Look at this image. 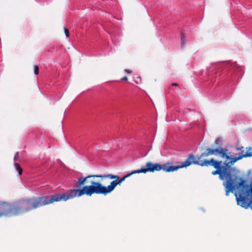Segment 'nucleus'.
<instances>
[{
  "label": "nucleus",
  "mask_w": 252,
  "mask_h": 252,
  "mask_svg": "<svg viewBox=\"0 0 252 252\" xmlns=\"http://www.w3.org/2000/svg\"><path fill=\"white\" fill-rule=\"evenodd\" d=\"M228 150L218 147L216 149L208 148L205 152L202 153L198 157L197 160L193 155H189L187 159L182 162H177L176 165H173L172 162H168V172L177 171L180 168L187 167L192 164L199 165L201 166H213L216 169L213 171V175H219V178L221 180L224 179L226 182H223V186L225 188V195L228 196L230 192H233L236 190L235 196L238 205L248 209L250 208L252 210V181L250 186L246 185V181L241 177L235 176L234 178L232 177L229 162H224L225 166H222V161H218L214 158L202 159L203 158L212 155H220L222 158L227 159L230 158L227 155Z\"/></svg>",
  "instance_id": "nucleus-1"
},
{
  "label": "nucleus",
  "mask_w": 252,
  "mask_h": 252,
  "mask_svg": "<svg viewBox=\"0 0 252 252\" xmlns=\"http://www.w3.org/2000/svg\"><path fill=\"white\" fill-rule=\"evenodd\" d=\"M119 176L111 174L89 175L77 179L75 185V189L68 192L71 199L86 195L91 196L93 194L106 195L114 190L119 185Z\"/></svg>",
  "instance_id": "nucleus-2"
},
{
  "label": "nucleus",
  "mask_w": 252,
  "mask_h": 252,
  "mask_svg": "<svg viewBox=\"0 0 252 252\" xmlns=\"http://www.w3.org/2000/svg\"><path fill=\"white\" fill-rule=\"evenodd\" d=\"M69 199H70L69 192L56 193L50 196H41L20 199L13 203L14 216L22 215L54 202L66 201Z\"/></svg>",
  "instance_id": "nucleus-3"
},
{
  "label": "nucleus",
  "mask_w": 252,
  "mask_h": 252,
  "mask_svg": "<svg viewBox=\"0 0 252 252\" xmlns=\"http://www.w3.org/2000/svg\"><path fill=\"white\" fill-rule=\"evenodd\" d=\"M168 168V162L165 164H160L159 163H153L151 161H148L146 163L145 167H142L140 169H137L127 173L121 178L117 180L119 185L121 186V184L127 178L130 177L131 175L135 174L144 173L146 174L148 172H155L156 171H159L161 170L165 172H168L166 170Z\"/></svg>",
  "instance_id": "nucleus-4"
},
{
  "label": "nucleus",
  "mask_w": 252,
  "mask_h": 252,
  "mask_svg": "<svg viewBox=\"0 0 252 252\" xmlns=\"http://www.w3.org/2000/svg\"><path fill=\"white\" fill-rule=\"evenodd\" d=\"M14 216L13 203L1 202L0 203V218Z\"/></svg>",
  "instance_id": "nucleus-5"
},
{
  "label": "nucleus",
  "mask_w": 252,
  "mask_h": 252,
  "mask_svg": "<svg viewBox=\"0 0 252 252\" xmlns=\"http://www.w3.org/2000/svg\"><path fill=\"white\" fill-rule=\"evenodd\" d=\"M248 155H243L242 156H237L236 157H235L234 158H232V160L230 161V162H229V164L230 163L231 164H233L234 162H235L236 161H237V160H240L241 159H242V158H247V156H248Z\"/></svg>",
  "instance_id": "nucleus-6"
},
{
  "label": "nucleus",
  "mask_w": 252,
  "mask_h": 252,
  "mask_svg": "<svg viewBox=\"0 0 252 252\" xmlns=\"http://www.w3.org/2000/svg\"><path fill=\"white\" fill-rule=\"evenodd\" d=\"M14 166L16 170L18 172L19 174L21 175L22 174L23 169L20 166V164L17 163H15L14 164Z\"/></svg>",
  "instance_id": "nucleus-7"
},
{
  "label": "nucleus",
  "mask_w": 252,
  "mask_h": 252,
  "mask_svg": "<svg viewBox=\"0 0 252 252\" xmlns=\"http://www.w3.org/2000/svg\"><path fill=\"white\" fill-rule=\"evenodd\" d=\"M181 45L183 46L185 44V36L184 34H183V33H182V34H181Z\"/></svg>",
  "instance_id": "nucleus-8"
},
{
  "label": "nucleus",
  "mask_w": 252,
  "mask_h": 252,
  "mask_svg": "<svg viewBox=\"0 0 252 252\" xmlns=\"http://www.w3.org/2000/svg\"><path fill=\"white\" fill-rule=\"evenodd\" d=\"M34 73L35 75H38L39 73V67L37 65H34L33 66Z\"/></svg>",
  "instance_id": "nucleus-9"
},
{
  "label": "nucleus",
  "mask_w": 252,
  "mask_h": 252,
  "mask_svg": "<svg viewBox=\"0 0 252 252\" xmlns=\"http://www.w3.org/2000/svg\"><path fill=\"white\" fill-rule=\"evenodd\" d=\"M248 151L249 153H246L247 154L246 155H248L247 156V157H251L252 156V147H250L248 149Z\"/></svg>",
  "instance_id": "nucleus-10"
},
{
  "label": "nucleus",
  "mask_w": 252,
  "mask_h": 252,
  "mask_svg": "<svg viewBox=\"0 0 252 252\" xmlns=\"http://www.w3.org/2000/svg\"><path fill=\"white\" fill-rule=\"evenodd\" d=\"M64 33H65V36H66V37H68L69 36V32L67 28H64Z\"/></svg>",
  "instance_id": "nucleus-11"
},
{
  "label": "nucleus",
  "mask_w": 252,
  "mask_h": 252,
  "mask_svg": "<svg viewBox=\"0 0 252 252\" xmlns=\"http://www.w3.org/2000/svg\"><path fill=\"white\" fill-rule=\"evenodd\" d=\"M246 153H249L248 150L247 151H245L244 150L242 151L241 153H240L238 154V156H242L243 155H246V154H247Z\"/></svg>",
  "instance_id": "nucleus-12"
},
{
  "label": "nucleus",
  "mask_w": 252,
  "mask_h": 252,
  "mask_svg": "<svg viewBox=\"0 0 252 252\" xmlns=\"http://www.w3.org/2000/svg\"><path fill=\"white\" fill-rule=\"evenodd\" d=\"M18 158H19V153H18V152H17L14 156V160L16 161L18 159Z\"/></svg>",
  "instance_id": "nucleus-13"
},
{
  "label": "nucleus",
  "mask_w": 252,
  "mask_h": 252,
  "mask_svg": "<svg viewBox=\"0 0 252 252\" xmlns=\"http://www.w3.org/2000/svg\"><path fill=\"white\" fill-rule=\"evenodd\" d=\"M124 71L129 74H130L132 73V71L131 70H129V69H125L124 70Z\"/></svg>",
  "instance_id": "nucleus-14"
},
{
  "label": "nucleus",
  "mask_w": 252,
  "mask_h": 252,
  "mask_svg": "<svg viewBox=\"0 0 252 252\" xmlns=\"http://www.w3.org/2000/svg\"><path fill=\"white\" fill-rule=\"evenodd\" d=\"M127 77L126 76H125L121 79L122 81H127Z\"/></svg>",
  "instance_id": "nucleus-15"
},
{
  "label": "nucleus",
  "mask_w": 252,
  "mask_h": 252,
  "mask_svg": "<svg viewBox=\"0 0 252 252\" xmlns=\"http://www.w3.org/2000/svg\"><path fill=\"white\" fill-rule=\"evenodd\" d=\"M243 148V147L242 146L240 147H237L236 149L237 151H241Z\"/></svg>",
  "instance_id": "nucleus-16"
},
{
  "label": "nucleus",
  "mask_w": 252,
  "mask_h": 252,
  "mask_svg": "<svg viewBox=\"0 0 252 252\" xmlns=\"http://www.w3.org/2000/svg\"><path fill=\"white\" fill-rule=\"evenodd\" d=\"M172 86H178V84L177 83H173L172 84Z\"/></svg>",
  "instance_id": "nucleus-17"
},
{
  "label": "nucleus",
  "mask_w": 252,
  "mask_h": 252,
  "mask_svg": "<svg viewBox=\"0 0 252 252\" xmlns=\"http://www.w3.org/2000/svg\"><path fill=\"white\" fill-rule=\"evenodd\" d=\"M215 143H217V140H216V141H215Z\"/></svg>",
  "instance_id": "nucleus-18"
}]
</instances>
